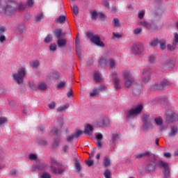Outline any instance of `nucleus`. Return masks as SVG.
<instances>
[{
    "instance_id": "2f4dec72",
    "label": "nucleus",
    "mask_w": 178,
    "mask_h": 178,
    "mask_svg": "<svg viewBox=\"0 0 178 178\" xmlns=\"http://www.w3.org/2000/svg\"><path fill=\"white\" fill-rule=\"evenodd\" d=\"M70 106L69 104H65L64 106H60L57 108L58 112H63L66 111Z\"/></svg>"
},
{
    "instance_id": "e2e57ef3",
    "label": "nucleus",
    "mask_w": 178,
    "mask_h": 178,
    "mask_svg": "<svg viewBox=\"0 0 178 178\" xmlns=\"http://www.w3.org/2000/svg\"><path fill=\"white\" fill-rule=\"evenodd\" d=\"M96 145L98 148H102V140H97Z\"/></svg>"
},
{
    "instance_id": "3c124183",
    "label": "nucleus",
    "mask_w": 178,
    "mask_h": 178,
    "mask_svg": "<svg viewBox=\"0 0 178 178\" xmlns=\"http://www.w3.org/2000/svg\"><path fill=\"white\" fill-rule=\"evenodd\" d=\"M29 159L31 161H35V160H37V154H31L29 155Z\"/></svg>"
},
{
    "instance_id": "dca6fc26",
    "label": "nucleus",
    "mask_w": 178,
    "mask_h": 178,
    "mask_svg": "<svg viewBox=\"0 0 178 178\" xmlns=\"http://www.w3.org/2000/svg\"><path fill=\"white\" fill-rule=\"evenodd\" d=\"M7 31V28L5 26L0 27V42H4L6 40V37L5 35H2L3 33Z\"/></svg>"
},
{
    "instance_id": "a19ab883",
    "label": "nucleus",
    "mask_w": 178,
    "mask_h": 178,
    "mask_svg": "<svg viewBox=\"0 0 178 178\" xmlns=\"http://www.w3.org/2000/svg\"><path fill=\"white\" fill-rule=\"evenodd\" d=\"M170 84H171V83L167 80H164V81H161V86H162L163 90V88H165V87H166V86H170Z\"/></svg>"
},
{
    "instance_id": "6e6d98bb",
    "label": "nucleus",
    "mask_w": 178,
    "mask_h": 178,
    "mask_svg": "<svg viewBox=\"0 0 178 178\" xmlns=\"http://www.w3.org/2000/svg\"><path fill=\"white\" fill-rule=\"evenodd\" d=\"M108 0H104V1H102V4H103L105 7H106L107 8H110V6H109V3H108Z\"/></svg>"
},
{
    "instance_id": "a878e982",
    "label": "nucleus",
    "mask_w": 178,
    "mask_h": 178,
    "mask_svg": "<svg viewBox=\"0 0 178 178\" xmlns=\"http://www.w3.org/2000/svg\"><path fill=\"white\" fill-rule=\"evenodd\" d=\"M107 65H108L112 69L115 68L116 65L115 60H114L113 58H110L108 61Z\"/></svg>"
},
{
    "instance_id": "4c0bfd02",
    "label": "nucleus",
    "mask_w": 178,
    "mask_h": 178,
    "mask_svg": "<svg viewBox=\"0 0 178 178\" xmlns=\"http://www.w3.org/2000/svg\"><path fill=\"white\" fill-rule=\"evenodd\" d=\"M38 88L39 90H41L42 91H44L47 89V84L44 83H40L38 84Z\"/></svg>"
},
{
    "instance_id": "1a4fd4ad",
    "label": "nucleus",
    "mask_w": 178,
    "mask_h": 178,
    "mask_svg": "<svg viewBox=\"0 0 178 178\" xmlns=\"http://www.w3.org/2000/svg\"><path fill=\"white\" fill-rule=\"evenodd\" d=\"M144 51V47L141 44H134L132 46V51L135 54H140Z\"/></svg>"
},
{
    "instance_id": "5701e85b",
    "label": "nucleus",
    "mask_w": 178,
    "mask_h": 178,
    "mask_svg": "<svg viewBox=\"0 0 178 178\" xmlns=\"http://www.w3.org/2000/svg\"><path fill=\"white\" fill-rule=\"evenodd\" d=\"M63 31L62 30V29H56L54 31V35L58 38L60 39V38H62V32Z\"/></svg>"
},
{
    "instance_id": "ddd939ff",
    "label": "nucleus",
    "mask_w": 178,
    "mask_h": 178,
    "mask_svg": "<svg viewBox=\"0 0 178 178\" xmlns=\"http://www.w3.org/2000/svg\"><path fill=\"white\" fill-rule=\"evenodd\" d=\"M156 159H154V161L150 162L147 164L145 168L146 171L147 172H154L157 166V163H155Z\"/></svg>"
},
{
    "instance_id": "0eeeda50",
    "label": "nucleus",
    "mask_w": 178,
    "mask_h": 178,
    "mask_svg": "<svg viewBox=\"0 0 178 178\" xmlns=\"http://www.w3.org/2000/svg\"><path fill=\"white\" fill-rule=\"evenodd\" d=\"M57 126L58 128L54 127L52 130H51V134H56V136H59V134H60V129L62 127V126H63V118H58L57 120Z\"/></svg>"
},
{
    "instance_id": "052dcab7",
    "label": "nucleus",
    "mask_w": 178,
    "mask_h": 178,
    "mask_svg": "<svg viewBox=\"0 0 178 178\" xmlns=\"http://www.w3.org/2000/svg\"><path fill=\"white\" fill-rule=\"evenodd\" d=\"M98 16L100 17L102 21H104V19L106 18V15H104L102 13H98Z\"/></svg>"
},
{
    "instance_id": "7c9ffc66",
    "label": "nucleus",
    "mask_w": 178,
    "mask_h": 178,
    "mask_svg": "<svg viewBox=\"0 0 178 178\" xmlns=\"http://www.w3.org/2000/svg\"><path fill=\"white\" fill-rule=\"evenodd\" d=\"M156 126H163V120L161 118H156L154 120Z\"/></svg>"
},
{
    "instance_id": "b1692460",
    "label": "nucleus",
    "mask_w": 178,
    "mask_h": 178,
    "mask_svg": "<svg viewBox=\"0 0 178 178\" xmlns=\"http://www.w3.org/2000/svg\"><path fill=\"white\" fill-rule=\"evenodd\" d=\"M111 165V160L108 157L104 156V167L108 168Z\"/></svg>"
},
{
    "instance_id": "ea45409f",
    "label": "nucleus",
    "mask_w": 178,
    "mask_h": 178,
    "mask_svg": "<svg viewBox=\"0 0 178 178\" xmlns=\"http://www.w3.org/2000/svg\"><path fill=\"white\" fill-rule=\"evenodd\" d=\"M90 14H91V18L93 20H95L97 19V17L99 15V14H97V13L95 10L90 11Z\"/></svg>"
},
{
    "instance_id": "0e129e2a",
    "label": "nucleus",
    "mask_w": 178,
    "mask_h": 178,
    "mask_svg": "<svg viewBox=\"0 0 178 178\" xmlns=\"http://www.w3.org/2000/svg\"><path fill=\"white\" fill-rule=\"evenodd\" d=\"M142 31V29H136L134 31V33L136 34V35H138L141 33Z\"/></svg>"
},
{
    "instance_id": "4be33fe9",
    "label": "nucleus",
    "mask_w": 178,
    "mask_h": 178,
    "mask_svg": "<svg viewBox=\"0 0 178 178\" xmlns=\"http://www.w3.org/2000/svg\"><path fill=\"white\" fill-rule=\"evenodd\" d=\"M178 128L177 127H171V132L168 134L169 137H174L176 134H177Z\"/></svg>"
},
{
    "instance_id": "72a5a7b5",
    "label": "nucleus",
    "mask_w": 178,
    "mask_h": 178,
    "mask_svg": "<svg viewBox=\"0 0 178 178\" xmlns=\"http://www.w3.org/2000/svg\"><path fill=\"white\" fill-rule=\"evenodd\" d=\"M44 42L45 43H49L51 42H52V35H51L50 34H48L44 40Z\"/></svg>"
},
{
    "instance_id": "774afa93",
    "label": "nucleus",
    "mask_w": 178,
    "mask_h": 178,
    "mask_svg": "<svg viewBox=\"0 0 178 178\" xmlns=\"http://www.w3.org/2000/svg\"><path fill=\"white\" fill-rule=\"evenodd\" d=\"M175 44H178V34L177 33L175 34Z\"/></svg>"
},
{
    "instance_id": "680f3d73",
    "label": "nucleus",
    "mask_w": 178,
    "mask_h": 178,
    "mask_svg": "<svg viewBox=\"0 0 178 178\" xmlns=\"http://www.w3.org/2000/svg\"><path fill=\"white\" fill-rule=\"evenodd\" d=\"M113 38H122V35L119 34L118 33H113Z\"/></svg>"
},
{
    "instance_id": "e433bc0d",
    "label": "nucleus",
    "mask_w": 178,
    "mask_h": 178,
    "mask_svg": "<svg viewBox=\"0 0 178 178\" xmlns=\"http://www.w3.org/2000/svg\"><path fill=\"white\" fill-rule=\"evenodd\" d=\"M76 47L77 54L80 56V53L78 51V49L80 48V40H79L78 36L76 38Z\"/></svg>"
},
{
    "instance_id": "39448f33",
    "label": "nucleus",
    "mask_w": 178,
    "mask_h": 178,
    "mask_svg": "<svg viewBox=\"0 0 178 178\" xmlns=\"http://www.w3.org/2000/svg\"><path fill=\"white\" fill-rule=\"evenodd\" d=\"M124 80V86L127 88H129L131 86V83L134 82V79L131 76L129 71L124 72L123 74Z\"/></svg>"
},
{
    "instance_id": "9d476101",
    "label": "nucleus",
    "mask_w": 178,
    "mask_h": 178,
    "mask_svg": "<svg viewBox=\"0 0 178 178\" xmlns=\"http://www.w3.org/2000/svg\"><path fill=\"white\" fill-rule=\"evenodd\" d=\"M106 88L104 86H99L98 88L95 87L93 91L90 93V97H95L99 94V92H102V91H105Z\"/></svg>"
},
{
    "instance_id": "de8ad7c7",
    "label": "nucleus",
    "mask_w": 178,
    "mask_h": 178,
    "mask_svg": "<svg viewBox=\"0 0 178 178\" xmlns=\"http://www.w3.org/2000/svg\"><path fill=\"white\" fill-rule=\"evenodd\" d=\"M111 172L108 170H106L104 172V177L105 178H111Z\"/></svg>"
},
{
    "instance_id": "c756f323",
    "label": "nucleus",
    "mask_w": 178,
    "mask_h": 178,
    "mask_svg": "<svg viewBox=\"0 0 178 178\" xmlns=\"http://www.w3.org/2000/svg\"><path fill=\"white\" fill-rule=\"evenodd\" d=\"M65 21H66V16L65 15H61L56 19V22L59 24H63Z\"/></svg>"
},
{
    "instance_id": "cd10ccee",
    "label": "nucleus",
    "mask_w": 178,
    "mask_h": 178,
    "mask_svg": "<svg viewBox=\"0 0 178 178\" xmlns=\"http://www.w3.org/2000/svg\"><path fill=\"white\" fill-rule=\"evenodd\" d=\"M152 90H163L161 83H154L152 86Z\"/></svg>"
},
{
    "instance_id": "864d4df0",
    "label": "nucleus",
    "mask_w": 178,
    "mask_h": 178,
    "mask_svg": "<svg viewBox=\"0 0 178 178\" xmlns=\"http://www.w3.org/2000/svg\"><path fill=\"white\" fill-rule=\"evenodd\" d=\"M55 106H56V104L55 103V102H51L49 104V109H55Z\"/></svg>"
},
{
    "instance_id": "7ed1b4c3",
    "label": "nucleus",
    "mask_w": 178,
    "mask_h": 178,
    "mask_svg": "<svg viewBox=\"0 0 178 178\" xmlns=\"http://www.w3.org/2000/svg\"><path fill=\"white\" fill-rule=\"evenodd\" d=\"M24 76H26V70L23 67L18 69L17 73L13 74V79L19 84H23Z\"/></svg>"
},
{
    "instance_id": "4468645a",
    "label": "nucleus",
    "mask_w": 178,
    "mask_h": 178,
    "mask_svg": "<svg viewBox=\"0 0 178 178\" xmlns=\"http://www.w3.org/2000/svg\"><path fill=\"white\" fill-rule=\"evenodd\" d=\"M111 75H112V77L114 80V84H115V90H120V86L119 85L120 79L117 76V72H112Z\"/></svg>"
},
{
    "instance_id": "6ab92c4d",
    "label": "nucleus",
    "mask_w": 178,
    "mask_h": 178,
    "mask_svg": "<svg viewBox=\"0 0 178 178\" xmlns=\"http://www.w3.org/2000/svg\"><path fill=\"white\" fill-rule=\"evenodd\" d=\"M167 120H168V122H175L176 120H178V116L175 113H171L167 117Z\"/></svg>"
},
{
    "instance_id": "f257e3e1",
    "label": "nucleus",
    "mask_w": 178,
    "mask_h": 178,
    "mask_svg": "<svg viewBox=\"0 0 178 178\" xmlns=\"http://www.w3.org/2000/svg\"><path fill=\"white\" fill-rule=\"evenodd\" d=\"M0 5L3 7L5 13L13 15L17 10V3L14 1L0 0Z\"/></svg>"
},
{
    "instance_id": "603ef678",
    "label": "nucleus",
    "mask_w": 178,
    "mask_h": 178,
    "mask_svg": "<svg viewBox=\"0 0 178 178\" xmlns=\"http://www.w3.org/2000/svg\"><path fill=\"white\" fill-rule=\"evenodd\" d=\"M40 178H51V175L48 172H44L42 174Z\"/></svg>"
},
{
    "instance_id": "8fccbe9b",
    "label": "nucleus",
    "mask_w": 178,
    "mask_h": 178,
    "mask_svg": "<svg viewBox=\"0 0 178 178\" xmlns=\"http://www.w3.org/2000/svg\"><path fill=\"white\" fill-rule=\"evenodd\" d=\"M145 11L144 10L138 12V15L139 19H142L145 15Z\"/></svg>"
},
{
    "instance_id": "09e8293b",
    "label": "nucleus",
    "mask_w": 178,
    "mask_h": 178,
    "mask_svg": "<svg viewBox=\"0 0 178 178\" xmlns=\"http://www.w3.org/2000/svg\"><path fill=\"white\" fill-rule=\"evenodd\" d=\"M72 11L75 15H77L79 13V8L76 5H74L72 6Z\"/></svg>"
},
{
    "instance_id": "f704fd0d",
    "label": "nucleus",
    "mask_w": 178,
    "mask_h": 178,
    "mask_svg": "<svg viewBox=\"0 0 178 178\" xmlns=\"http://www.w3.org/2000/svg\"><path fill=\"white\" fill-rule=\"evenodd\" d=\"M31 65L33 69L37 68L40 66V62L38 60L33 61L31 63Z\"/></svg>"
},
{
    "instance_id": "bf43d9fd",
    "label": "nucleus",
    "mask_w": 178,
    "mask_h": 178,
    "mask_svg": "<svg viewBox=\"0 0 178 178\" xmlns=\"http://www.w3.org/2000/svg\"><path fill=\"white\" fill-rule=\"evenodd\" d=\"M175 46L173 44L172 46L170 44L167 45V49L170 51H174L175 49Z\"/></svg>"
},
{
    "instance_id": "5fc2aeb1",
    "label": "nucleus",
    "mask_w": 178,
    "mask_h": 178,
    "mask_svg": "<svg viewBox=\"0 0 178 178\" xmlns=\"http://www.w3.org/2000/svg\"><path fill=\"white\" fill-rule=\"evenodd\" d=\"M156 57L154 55H152L149 57V61L150 63H154L155 62Z\"/></svg>"
},
{
    "instance_id": "338daca9",
    "label": "nucleus",
    "mask_w": 178,
    "mask_h": 178,
    "mask_svg": "<svg viewBox=\"0 0 178 178\" xmlns=\"http://www.w3.org/2000/svg\"><path fill=\"white\" fill-rule=\"evenodd\" d=\"M160 48L161 49H165V42L160 43Z\"/></svg>"
},
{
    "instance_id": "393cba45",
    "label": "nucleus",
    "mask_w": 178,
    "mask_h": 178,
    "mask_svg": "<svg viewBox=\"0 0 178 178\" xmlns=\"http://www.w3.org/2000/svg\"><path fill=\"white\" fill-rule=\"evenodd\" d=\"M93 78L96 82H99L102 80V77L99 72H95Z\"/></svg>"
},
{
    "instance_id": "c03bdc74",
    "label": "nucleus",
    "mask_w": 178,
    "mask_h": 178,
    "mask_svg": "<svg viewBox=\"0 0 178 178\" xmlns=\"http://www.w3.org/2000/svg\"><path fill=\"white\" fill-rule=\"evenodd\" d=\"M56 44L53 43L49 46V49L52 51L54 52L55 51H56Z\"/></svg>"
},
{
    "instance_id": "a211bd4d",
    "label": "nucleus",
    "mask_w": 178,
    "mask_h": 178,
    "mask_svg": "<svg viewBox=\"0 0 178 178\" xmlns=\"http://www.w3.org/2000/svg\"><path fill=\"white\" fill-rule=\"evenodd\" d=\"M99 66L102 67H106L108 65V62L106 60V56H102L99 59Z\"/></svg>"
},
{
    "instance_id": "4d7b16f0",
    "label": "nucleus",
    "mask_w": 178,
    "mask_h": 178,
    "mask_svg": "<svg viewBox=\"0 0 178 178\" xmlns=\"http://www.w3.org/2000/svg\"><path fill=\"white\" fill-rule=\"evenodd\" d=\"M24 8H26V7H24V6H23L22 3L19 6L17 5V10L18 9L19 11L24 10Z\"/></svg>"
},
{
    "instance_id": "c85d7f7f",
    "label": "nucleus",
    "mask_w": 178,
    "mask_h": 178,
    "mask_svg": "<svg viewBox=\"0 0 178 178\" xmlns=\"http://www.w3.org/2000/svg\"><path fill=\"white\" fill-rule=\"evenodd\" d=\"M60 143V138H55L54 139V141L53 143V145H52V147L54 149H56L58 147V146H59V143Z\"/></svg>"
},
{
    "instance_id": "423d86ee",
    "label": "nucleus",
    "mask_w": 178,
    "mask_h": 178,
    "mask_svg": "<svg viewBox=\"0 0 178 178\" xmlns=\"http://www.w3.org/2000/svg\"><path fill=\"white\" fill-rule=\"evenodd\" d=\"M142 120L144 123L143 130H147L148 127H151V122L153 120V118L150 117L149 115L143 114Z\"/></svg>"
},
{
    "instance_id": "58836bf2",
    "label": "nucleus",
    "mask_w": 178,
    "mask_h": 178,
    "mask_svg": "<svg viewBox=\"0 0 178 178\" xmlns=\"http://www.w3.org/2000/svg\"><path fill=\"white\" fill-rule=\"evenodd\" d=\"M43 18H44V14L40 13V14H38V15H36V17L35 18V22H40L41 19H42Z\"/></svg>"
},
{
    "instance_id": "49530a36",
    "label": "nucleus",
    "mask_w": 178,
    "mask_h": 178,
    "mask_svg": "<svg viewBox=\"0 0 178 178\" xmlns=\"http://www.w3.org/2000/svg\"><path fill=\"white\" fill-rule=\"evenodd\" d=\"M7 121H8V120L6 118L1 117L0 118V126H3V124H4V123H6Z\"/></svg>"
},
{
    "instance_id": "13d9d810",
    "label": "nucleus",
    "mask_w": 178,
    "mask_h": 178,
    "mask_svg": "<svg viewBox=\"0 0 178 178\" xmlns=\"http://www.w3.org/2000/svg\"><path fill=\"white\" fill-rule=\"evenodd\" d=\"M158 43H159L158 40H153L152 42H151L149 43V44H150L151 46H152V47H155V46H156V45L158 44Z\"/></svg>"
},
{
    "instance_id": "69168bd1",
    "label": "nucleus",
    "mask_w": 178,
    "mask_h": 178,
    "mask_svg": "<svg viewBox=\"0 0 178 178\" xmlns=\"http://www.w3.org/2000/svg\"><path fill=\"white\" fill-rule=\"evenodd\" d=\"M134 94H135L136 95H140V90L135 88V89H134Z\"/></svg>"
},
{
    "instance_id": "bb28decb",
    "label": "nucleus",
    "mask_w": 178,
    "mask_h": 178,
    "mask_svg": "<svg viewBox=\"0 0 178 178\" xmlns=\"http://www.w3.org/2000/svg\"><path fill=\"white\" fill-rule=\"evenodd\" d=\"M138 25L139 26H143L146 27L148 29H151V28H152L151 25L146 21H143V22H138Z\"/></svg>"
},
{
    "instance_id": "412c9836",
    "label": "nucleus",
    "mask_w": 178,
    "mask_h": 178,
    "mask_svg": "<svg viewBox=\"0 0 178 178\" xmlns=\"http://www.w3.org/2000/svg\"><path fill=\"white\" fill-rule=\"evenodd\" d=\"M66 39L58 38L57 41V44L59 47H63L66 46Z\"/></svg>"
},
{
    "instance_id": "f3484780",
    "label": "nucleus",
    "mask_w": 178,
    "mask_h": 178,
    "mask_svg": "<svg viewBox=\"0 0 178 178\" xmlns=\"http://www.w3.org/2000/svg\"><path fill=\"white\" fill-rule=\"evenodd\" d=\"M50 170L56 175H62L63 174L64 172V170L62 168H58L57 169L56 167H54V166H51L50 168Z\"/></svg>"
},
{
    "instance_id": "aec40b11",
    "label": "nucleus",
    "mask_w": 178,
    "mask_h": 178,
    "mask_svg": "<svg viewBox=\"0 0 178 178\" xmlns=\"http://www.w3.org/2000/svg\"><path fill=\"white\" fill-rule=\"evenodd\" d=\"M94 128L90 124H88L84 129L83 133L84 134H90L93 131Z\"/></svg>"
},
{
    "instance_id": "2eb2a0df",
    "label": "nucleus",
    "mask_w": 178,
    "mask_h": 178,
    "mask_svg": "<svg viewBox=\"0 0 178 178\" xmlns=\"http://www.w3.org/2000/svg\"><path fill=\"white\" fill-rule=\"evenodd\" d=\"M152 155V153L150 151H145L143 153L139 154L138 155L136 156V159H146L150 157Z\"/></svg>"
},
{
    "instance_id": "79ce46f5",
    "label": "nucleus",
    "mask_w": 178,
    "mask_h": 178,
    "mask_svg": "<svg viewBox=\"0 0 178 178\" xmlns=\"http://www.w3.org/2000/svg\"><path fill=\"white\" fill-rule=\"evenodd\" d=\"M49 76L52 78V79H59V73L58 72H52L49 74Z\"/></svg>"
},
{
    "instance_id": "a18cd8bd",
    "label": "nucleus",
    "mask_w": 178,
    "mask_h": 178,
    "mask_svg": "<svg viewBox=\"0 0 178 178\" xmlns=\"http://www.w3.org/2000/svg\"><path fill=\"white\" fill-rule=\"evenodd\" d=\"M83 134V131L81 130H77L75 134H73L74 138H78V137H79V136H81V134Z\"/></svg>"
},
{
    "instance_id": "9b49d317",
    "label": "nucleus",
    "mask_w": 178,
    "mask_h": 178,
    "mask_svg": "<svg viewBox=\"0 0 178 178\" xmlns=\"http://www.w3.org/2000/svg\"><path fill=\"white\" fill-rule=\"evenodd\" d=\"M47 167H48V164L45 163H40L37 165H34L32 167V171L35 172V170H39V171H44L45 170V168H47Z\"/></svg>"
},
{
    "instance_id": "c9c22d12",
    "label": "nucleus",
    "mask_w": 178,
    "mask_h": 178,
    "mask_svg": "<svg viewBox=\"0 0 178 178\" xmlns=\"http://www.w3.org/2000/svg\"><path fill=\"white\" fill-rule=\"evenodd\" d=\"M75 166H76V170L77 172H79L81 170V164L80 163L77 161V159H75Z\"/></svg>"
},
{
    "instance_id": "20e7f679",
    "label": "nucleus",
    "mask_w": 178,
    "mask_h": 178,
    "mask_svg": "<svg viewBox=\"0 0 178 178\" xmlns=\"http://www.w3.org/2000/svg\"><path fill=\"white\" fill-rule=\"evenodd\" d=\"M157 166L160 169H163V174L164 178H170V168L169 164L163 161H159L157 162Z\"/></svg>"
},
{
    "instance_id": "f8f14e48",
    "label": "nucleus",
    "mask_w": 178,
    "mask_h": 178,
    "mask_svg": "<svg viewBox=\"0 0 178 178\" xmlns=\"http://www.w3.org/2000/svg\"><path fill=\"white\" fill-rule=\"evenodd\" d=\"M143 81L145 83L148 82L150 79V74H151L149 72V69L148 68L144 69L143 71Z\"/></svg>"
},
{
    "instance_id": "37998d69",
    "label": "nucleus",
    "mask_w": 178,
    "mask_h": 178,
    "mask_svg": "<svg viewBox=\"0 0 178 178\" xmlns=\"http://www.w3.org/2000/svg\"><path fill=\"white\" fill-rule=\"evenodd\" d=\"M113 22V24H114L113 26L115 28H118L120 26V22L118 18H115Z\"/></svg>"
},
{
    "instance_id": "f03ea898",
    "label": "nucleus",
    "mask_w": 178,
    "mask_h": 178,
    "mask_svg": "<svg viewBox=\"0 0 178 178\" xmlns=\"http://www.w3.org/2000/svg\"><path fill=\"white\" fill-rule=\"evenodd\" d=\"M143 106L142 104L138 105L135 108H131L126 112L127 119L128 120H131V119H134L137 115L141 113L143 111Z\"/></svg>"
},
{
    "instance_id": "6e6552de",
    "label": "nucleus",
    "mask_w": 178,
    "mask_h": 178,
    "mask_svg": "<svg viewBox=\"0 0 178 178\" xmlns=\"http://www.w3.org/2000/svg\"><path fill=\"white\" fill-rule=\"evenodd\" d=\"M91 33L88 34V37L90 38V40L99 47H104V44L100 40V38L98 35L90 36Z\"/></svg>"
},
{
    "instance_id": "473e14b6",
    "label": "nucleus",
    "mask_w": 178,
    "mask_h": 178,
    "mask_svg": "<svg viewBox=\"0 0 178 178\" xmlns=\"http://www.w3.org/2000/svg\"><path fill=\"white\" fill-rule=\"evenodd\" d=\"M66 86V81H61L60 83L57 85V90H60V88H63Z\"/></svg>"
}]
</instances>
